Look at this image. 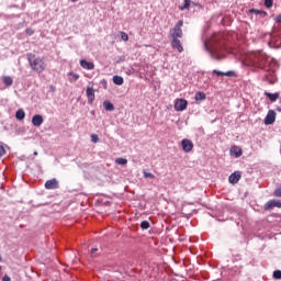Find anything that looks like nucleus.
I'll use <instances>...</instances> for the list:
<instances>
[{
    "label": "nucleus",
    "mask_w": 281,
    "mask_h": 281,
    "mask_svg": "<svg viewBox=\"0 0 281 281\" xmlns=\"http://www.w3.org/2000/svg\"><path fill=\"white\" fill-rule=\"evenodd\" d=\"M268 57L266 53H261V50H257L256 53H248L246 57V64L248 66L263 69L266 67Z\"/></svg>",
    "instance_id": "obj_1"
},
{
    "label": "nucleus",
    "mask_w": 281,
    "mask_h": 281,
    "mask_svg": "<svg viewBox=\"0 0 281 281\" xmlns=\"http://www.w3.org/2000/svg\"><path fill=\"white\" fill-rule=\"evenodd\" d=\"M31 69L37 74H43L45 71V58L44 57H36L34 53H27L26 55Z\"/></svg>",
    "instance_id": "obj_2"
},
{
    "label": "nucleus",
    "mask_w": 281,
    "mask_h": 281,
    "mask_svg": "<svg viewBox=\"0 0 281 281\" xmlns=\"http://www.w3.org/2000/svg\"><path fill=\"white\" fill-rule=\"evenodd\" d=\"M182 26H183V20H179V22H177L173 29H170L171 40H179L183 37Z\"/></svg>",
    "instance_id": "obj_3"
},
{
    "label": "nucleus",
    "mask_w": 281,
    "mask_h": 281,
    "mask_svg": "<svg viewBox=\"0 0 281 281\" xmlns=\"http://www.w3.org/2000/svg\"><path fill=\"white\" fill-rule=\"evenodd\" d=\"M188 101L184 99H177L175 102V110L178 112H182L187 109Z\"/></svg>",
    "instance_id": "obj_4"
},
{
    "label": "nucleus",
    "mask_w": 281,
    "mask_h": 281,
    "mask_svg": "<svg viewBox=\"0 0 281 281\" xmlns=\"http://www.w3.org/2000/svg\"><path fill=\"white\" fill-rule=\"evenodd\" d=\"M273 207H279L281 209V201H277V200H270L269 202H267L263 206V209L266 211H270L272 210Z\"/></svg>",
    "instance_id": "obj_5"
},
{
    "label": "nucleus",
    "mask_w": 281,
    "mask_h": 281,
    "mask_svg": "<svg viewBox=\"0 0 281 281\" xmlns=\"http://www.w3.org/2000/svg\"><path fill=\"white\" fill-rule=\"evenodd\" d=\"M277 114L274 111L270 110L265 119L266 125H272L276 122Z\"/></svg>",
    "instance_id": "obj_6"
},
{
    "label": "nucleus",
    "mask_w": 281,
    "mask_h": 281,
    "mask_svg": "<svg viewBox=\"0 0 281 281\" xmlns=\"http://www.w3.org/2000/svg\"><path fill=\"white\" fill-rule=\"evenodd\" d=\"M181 145L184 153H190L193 149V143L189 139H183Z\"/></svg>",
    "instance_id": "obj_7"
},
{
    "label": "nucleus",
    "mask_w": 281,
    "mask_h": 281,
    "mask_svg": "<svg viewBox=\"0 0 281 281\" xmlns=\"http://www.w3.org/2000/svg\"><path fill=\"white\" fill-rule=\"evenodd\" d=\"M43 122H45V120L43 119V115L40 114L34 115L32 119V124L35 127H40L41 125H43Z\"/></svg>",
    "instance_id": "obj_8"
},
{
    "label": "nucleus",
    "mask_w": 281,
    "mask_h": 281,
    "mask_svg": "<svg viewBox=\"0 0 281 281\" xmlns=\"http://www.w3.org/2000/svg\"><path fill=\"white\" fill-rule=\"evenodd\" d=\"M86 94H87V98H88V103L92 104L94 99H95L93 88L92 87H88L87 91H86Z\"/></svg>",
    "instance_id": "obj_9"
},
{
    "label": "nucleus",
    "mask_w": 281,
    "mask_h": 281,
    "mask_svg": "<svg viewBox=\"0 0 281 281\" xmlns=\"http://www.w3.org/2000/svg\"><path fill=\"white\" fill-rule=\"evenodd\" d=\"M171 47L173 49H177L178 53H180V54L183 52V46H182L180 40H171Z\"/></svg>",
    "instance_id": "obj_10"
},
{
    "label": "nucleus",
    "mask_w": 281,
    "mask_h": 281,
    "mask_svg": "<svg viewBox=\"0 0 281 281\" xmlns=\"http://www.w3.org/2000/svg\"><path fill=\"white\" fill-rule=\"evenodd\" d=\"M241 178V173L239 171H236L234 173L231 175L228 181L232 183V184H236Z\"/></svg>",
    "instance_id": "obj_11"
},
{
    "label": "nucleus",
    "mask_w": 281,
    "mask_h": 281,
    "mask_svg": "<svg viewBox=\"0 0 281 281\" xmlns=\"http://www.w3.org/2000/svg\"><path fill=\"white\" fill-rule=\"evenodd\" d=\"M80 66L86 70H93L94 69V65L92 64V61H86V59L80 60Z\"/></svg>",
    "instance_id": "obj_12"
},
{
    "label": "nucleus",
    "mask_w": 281,
    "mask_h": 281,
    "mask_svg": "<svg viewBox=\"0 0 281 281\" xmlns=\"http://www.w3.org/2000/svg\"><path fill=\"white\" fill-rule=\"evenodd\" d=\"M45 188H46L47 190L57 189V188H58V182H57V180H56V179H52V180L46 181Z\"/></svg>",
    "instance_id": "obj_13"
},
{
    "label": "nucleus",
    "mask_w": 281,
    "mask_h": 281,
    "mask_svg": "<svg viewBox=\"0 0 281 281\" xmlns=\"http://www.w3.org/2000/svg\"><path fill=\"white\" fill-rule=\"evenodd\" d=\"M231 155H232V156H235L236 158H239V157L243 155V150H241V148L238 147V146H233V147L231 148Z\"/></svg>",
    "instance_id": "obj_14"
},
{
    "label": "nucleus",
    "mask_w": 281,
    "mask_h": 281,
    "mask_svg": "<svg viewBox=\"0 0 281 281\" xmlns=\"http://www.w3.org/2000/svg\"><path fill=\"white\" fill-rule=\"evenodd\" d=\"M2 82H3V85H4L7 88H10V87H12V86L14 85V79H13L12 77H10V76H4V77L2 78Z\"/></svg>",
    "instance_id": "obj_15"
},
{
    "label": "nucleus",
    "mask_w": 281,
    "mask_h": 281,
    "mask_svg": "<svg viewBox=\"0 0 281 281\" xmlns=\"http://www.w3.org/2000/svg\"><path fill=\"white\" fill-rule=\"evenodd\" d=\"M249 13L260 15L262 19H265L268 15L267 11H259V9H249Z\"/></svg>",
    "instance_id": "obj_16"
},
{
    "label": "nucleus",
    "mask_w": 281,
    "mask_h": 281,
    "mask_svg": "<svg viewBox=\"0 0 281 281\" xmlns=\"http://www.w3.org/2000/svg\"><path fill=\"white\" fill-rule=\"evenodd\" d=\"M213 74L217 75L218 77H223V76L235 77L236 76V74L234 71L222 72L218 70H213Z\"/></svg>",
    "instance_id": "obj_17"
},
{
    "label": "nucleus",
    "mask_w": 281,
    "mask_h": 281,
    "mask_svg": "<svg viewBox=\"0 0 281 281\" xmlns=\"http://www.w3.org/2000/svg\"><path fill=\"white\" fill-rule=\"evenodd\" d=\"M265 95L267 97V98H269V100L271 101V102H276L279 98H280V93H269V92H266L265 93Z\"/></svg>",
    "instance_id": "obj_18"
},
{
    "label": "nucleus",
    "mask_w": 281,
    "mask_h": 281,
    "mask_svg": "<svg viewBox=\"0 0 281 281\" xmlns=\"http://www.w3.org/2000/svg\"><path fill=\"white\" fill-rule=\"evenodd\" d=\"M15 117L19 121L25 120V111H23V109L18 110L15 113Z\"/></svg>",
    "instance_id": "obj_19"
},
{
    "label": "nucleus",
    "mask_w": 281,
    "mask_h": 281,
    "mask_svg": "<svg viewBox=\"0 0 281 281\" xmlns=\"http://www.w3.org/2000/svg\"><path fill=\"white\" fill-rule=\"evenodd\" d=\"M211 55L215 60H222L225 58V56L221 55L217 50H212Z\"/></svg>",
    "instance_id": "obj_20"
},
{
    "label": "nucleus",
    "mask_w": 281,
    "mask_h": 281,
    "mask_svg": "<svg viewBox=\"0 0 281 281\" xmlns=\"http://www.w3.org/2000/svg\"><path fill=\"white\" fill-rule=\"evenodd\" d=\"M103 106H104L105 111H109V112L114 111V105L109 101H104Z\"/></svg>",
    "instance_id": "obj_21"
},
{
    "label": "nucleus",
    "mask_w": 281,
    "mask_h": 281,
    "mask_svg": "<svg viewBox=\"0 0 281 281\" xmlns=\"http://www.w3.org/2000/svg\"><path fill=\"white\" fill-rule=\"evenodd\" d=\"M113 82H114V85H116V86H122V85L124 83V80H123V78L120 77V76H114V77H113Z\"/></svg>",
    "instance_id": "obj_22"
},
{
    "label": "nucleus",
    "mask_w": 281,
    "mask_h": 281,
    "mask_svg": "<svg viewBox=\"0 0 281 281\" xmlns=\"http://www.w3.org/2000/svg\"><path fill=\"white\" fill-rule=\"evenodd\" d=\"M206 99V95L203 93V92H198L196 94H195V100L196 101H203V100H205Z\"/></svg>",
    "instance_id": "obj_23"
},
{
    "label": "nucleus",
    "mask_w": 281,
    "mask_h": 281,
    "mask_svg": "<svg viewBox=\"0 0 281 281\" xmlns=\"http://www.w3.org/2000/svg\"><path fill=\"white\" fill-rule=\"evenodd\" d=\"M191 0H184V5L181 7V10H188L190 8Z\"/></svg>",
    "instance_id": "obj_24"
},
{
    "label": "nucleus",
    "mask_w": 281,
    "mask_h": 281,
    "mask_svg": "<svg viewBox=\"0 0 281 281\" xmlns=\"http://www.w3.org/2000/svg\"><path fill=\"white\" fill-rule=\"evenodd\" d=\"M265 5H266L267 9L272 8V5H273V0H265Z\"/></svg>",
    "instance_id": "obj_25"
},
{
    "label": "nucleus",
    "mask_w": 281,
    "mask_h": 281,
    "mask_svg": "<svg viewBox=\"0 0 281 281\" xmlns=\"http://www.w3.org/2000/svg\"><path fill=\"white\" fill-rule=\"evenodd\" d=\"M115 162H116L117 165H126V164H127V160L124 159V158H117V159L115 160Z\"/></svg>",
    "instance_id": "obj_26"
},
{
    "label": "nucleus",
    "mask_w": 281,
    "mask_h": 281,
    "mask_svg": "<svg viewBox=\"0 0 281 281\" xmlns=\"http://www.w3.org/2000/svg\"><path fill=\"white\" fill-rule=\"evenodd\" d=\"M144 178H150V179H155V176L150 172H147L146 170L143 171Z\"/></svg>",
    "instance_id": "obj_27"
},
{
    "label": "nucleus",
    "mask_w": 281,
    "mask_h": 281,
    "mask_svg": "<svg viewBox=\"0 0 281 281\" xmlns=\"http://www.w3.org/2000/svg\"><path fill=\"white\" fill-rule=\"evenodd\" d=\"M140 227H142V229H148L150 227V225L147 221H144V222H142Z\"/></svg>",
    "instance_id": "obj_28"
},
{
    "label": "nucleus",
    "mask_w": 281,
    "mask_h": 281,
    "mask_svg": "<svg viewBox=\"0 0 281 281\" xmlns=\"http://www.w3.org/2000/svg\"><path fill=\"white\" fill-rule=\"evenodd\" d=\"M121 38L124 41V42H127L128 41V35L127 33H124V31L121 32Z\"/></svg>",
    "instance_id": "obj_29"
},
{
    "label": "nucleus",
    "mask_w": 281,
    "mask_h": 281,
    "mask_svg": "<svg viewBox=\"0 0 281 281\" xmlns=\"http://www.w3.org/2000/svg\"><path fill=\"white\" fill-rule=\"evenodd\" d=\"M273 278L280 280L281 279V271L277 270L273 272Z\"/></svg>",
    "instance_id": "obj_30"
},
{
    "label": "nucleus",
    "mask_w": 281,
    "mask_h": 281,
    "mask_svg": "<svg viewBox=\"0 0 281 281\" xmlns=\"http://www.w3.org/2000/svg\"><path fill=\"white\" fill-rule=\"evenodd\" d=\"M8 150H10V148H8V146H1V156L5 155L8 153Z\"/></svg>",
    "instance_id": "obj_31"
},
{
    "label": "nucleus",
    "mask_w": 281,
    "mask_h": 281,
    "mask_svg": "<svg viewBox=\"0 0 281 281\" xmlns=\"http://www.w3.org/2000/svg\"><path fill=\"white\" fill-rule=\"evenodd\" d=\"M91 142L94 143V144L98 143V142H99L98 135L92 134V135H91Z\"/></svg>",
    "instance_id": "obj_32"
},
{
    "label": "nucleus",
    "mask_w": 281,
    "mask_h": 281,
    "mask_svg": "<svg viewBox=\"0 0 281 281\" xmlns=\"http://www.w3.org/2000/svg\"><path fill=\"white\" fill-rule=\"evenodd\" d=\"M274 196L281 198V189H277V190L274 191Z\"/></svg>",
    "instance_id": "obj_33"
},
{
    "label": "nucleus",
    "mask_w": 281,
    "mask_h": 281,
    "mask_svg": "<svg viewBox=\"0 0 281 281\" xmlns=\"http://www.w3.org/2000/svg\"><path fill=\"white\" fill-rule=\"evenodd\" d=\"M26 34H27L29 36L34 35L33 29H26Z\"/></svg>",
    "instance_id": "obj_34"
},
{
    "label": "nucleus",
    "mask_w": 281,
    "mask_h": 281,
    "mask_svg": "<svg viewBox=\"0 0 281 281\" xmlns=\"http://www.w3.org/2000/svg\"><path fill=\"white\" fill-rule=\"evenodd\" d=\"M69 75H70L75 80H78V79H79V75H77V74L70 72Z\"/></svg>",
    "instance_id": "obj_35"
},
{
    "label": "nucleus",
    "mask_w": 281,
    "mask_h": 281,
    "mask_svg": "<svg viewBox=\"0 0 281 281\" xmlns=\"http://www.w3.org/2000/svg\"><path fill=\"white\" fill-rule=\"evenodd\" d=\"M2 281H12V279H10V277L8 274H5L3 278H2Z\"/></svg>",
    "instance_id": "obj_36"
},
{
    "label": "nucleus",
    "mask_w": 281,
    "mask_h": 281,
    "mask_svg": "<svg viewBox=\"0 0 281 281\" xmlns=\"http://www.w3.org/2000/svg\"><path fill=\"white\" fill-rule=\"evenodd\" d=\"M276 23H281V15H277V18L274 19Z\"/></svg>",
    "instance_id": "obj_37"
},
{
    "label": "nucleus",
    "mask_w": 281,
    "mask_h": 281,
    "mask_svg": "<svg viewBox=\"0 0 281 281\" xmlns=\"http://www.w3.org/2000/svg\"><path fill=\"white\" fill-rule=\"evenodd\" d=\"M97 251H98V248H92L91 249V256L93 257Z\"/></svg>",
    "instance_id": "obj_38"
},
{
    "label": "nucleus",
    "mask_w": 281,
    "mask_h": 281,
    "mask_svg": "<svg viewBox=\"0 0 281 281\" xmlns=\"http://www.w3.org/2000/svg\"><path fill=\"white\" fill-rule=\"evenodd\" d=\"M33 155H34V156H38V151H34Z\"/></svg>",
    "instance_id": "obj_39"
},
{
    "label": "nucleus",
    "mask_w": 281,
    "mask_h": 281,
    "mask_svg": "<svg viewBox=\"0 0 281 281\" xmlns=\"http://www.w3.org/2000/svg\"><path fill=\"white\" fill-rule=\"evenodd\" d=\"M50 90L54 92V91H55V88H54V87H50Z\"/></svg>",
    "instance_id": "obj_40"
}]
</instances>
